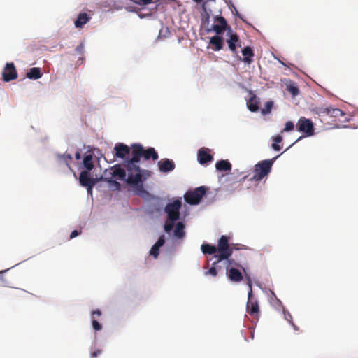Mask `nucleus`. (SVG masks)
Instances as JSON below:
<instances>
[{"label": "nucleus", "instance_id": "obj_1", "mask_svg": "<svg viewBox=\"0 0 358 358\" xmlns=\"http://www.w3.org/2000/svg\"><path fill=\"white\" fill-rule=\"evenodd\" d=\"M131 158L125 159L123 166L127 171H138L141 170L138 163L141 158L143 157L145 160L152 159L153 161L158 159L159 155L154 148H149L145 150L140 143H134L131 145Z\"/></svg>", "mask_w": 358, "mask_h": 358}, {"label": "nucleus", "instance_id": "obj_2", "mask_svg": "<svg viewBox=\"0 0 358 358\" xmlns=\"http://www.w3.org/2000/svg\"><path fill=\"white\" fill-rule=\"evenodd\" d=\"M275 158L259 162L255 165L252 172L245 176L243 178L244 180L248 178V180L255 182H260L270 173Z\"/></svg>", "mask_w": 358, "mask_h": 358}, {"label": "nucleus", "instance_id": "obj_3", "mask_svg": "<svg viewBox=\"0 0 358 358\" xmlns=\"http://www.w3.org/2000/svg\"><path fill=\"white\" fill-rule=\"evenodd\" d=\"M181 206L179 200H175L166 206L164 211L167 214V219L164 227L166 232H170L173 229L175 222L180 218Z\"/></svg>", "mask_w": 358, "mask_h": 358}, {"label": "nucleus", "instance_id": "obj_4", "mask_svg": "<svg viewBox=\"0 0 358 358\" xmlns=\"http://www.w3.org/2000/svg\"><path fill=\"white\" fill-rule=\"evenodd\" d=\"M233 250L234 248L229 243V237L223 235L218 240L217 246L218 254L215 255V257L217 259V262L228 260L233 253Z\"/></svg>", "mask_w": 358, "mask_h": 358}, {"label": "nucleus", "instance_id": "obj_5", "mask_svg": "<svg viewBox=\"0 0 358 358\" xmlns=\"http://www.w3.org/2000/svg\"><path fill=\"white\" fill-rule=\"evenodd\" d=\"M128 177L126 182L129 185H135V192L138 195H143L148 194V192L144 189L143 185V176L141 174V170L138 171H127Z\"/></svg>", "mask_w": 358, "mask_h": 358}, {"label": "nucleus", "instance_id": "obj_6", "mask_svg": "<svg viewBox=\"0 0 358 358\" xmlns=\"http://www.w3.org/2000/svg\"><path fill=\"white\" fill-rule=\"evenodd\" d=\"M247 285L250 289L248 294V302L246 305L247 313L258 320L259 316V308L257 301L252 296V282L250 277H248Z\"/></svg>", "mask_w": 358, "mask_h": 358}, {"label": "nucleus", "instance_id": "obj_7", "mask_svg": "<svg viewBox=\"0 0 358 358\" xmlns=\"http://www.w3.org/2000/svg\"><path fill=\"white\" fill-rule=\"evenodd\" d=\"M227 262L228 264L226 268V275L229 280L233 282H240L242 281L243 279V274L240 270L236 268L235 266L241 267L244 271L245 268L238 263L235 262L234 259H228Z\"/></svg>", "mask_w": 358, "mask_h": 358}, {"label": "nucleus", "instance_id": "obj_8", "mask_svg": "<svg viewBox=\"0 0 358 358\" xmlns=\"http://www.w3.org/2000/svg\"><path fill=\"white\" fill-rule=\"evenodd\" d=\"M206 193V188L204 186H201L192 191L187 192L184 196L185 200L189 204L196 205L200 203Z\"/></svg>", "mask_w": 358, "mask_h": 358}, {"label": "nucleus", "instance_id": "obj_9", "mask_svg": "<svg viewBox=\"0 0 358 358\" xmlns=\"http://www.w3.org/2000/svg\"><path fill=\"white\" fill-rule=\"evenodd\" d=\"M296 130L305 134L306 136H312L315 134L314 124L310 119L301 117L296 125Z\"/></svg>", "mask_w": 358, "mask_h": 358}, {"label": "nucleus", "instance_id": "obj_10", "mask_svg": "<svg viewBox=\"0 0 358 358\" xmlns=\"http://www.w3.org/2000/svg\"><path fill=\"white\" fill-rule=\"evenodd\" d=\"M328 117L331 119L335 127H339L338 123H343L348 121L345 113L339 108L330 106Z\"/></svg>", "mask_w": 358, "mask_h": 358}, {"label": "nucleus", "instance_id": "obj_11", "mask_svg": "<svg viewBox=\"0 0 358 358\" xmlns=\"http://www.w3.org/2000/svg\"><path fill=\"white\" fill-rule=\"evenodd\" d=\"M3 79L6 82L15 80L17 77V73L13 63H7L2 73Z\"/></svg>", "mask_w": 358, "mask_h": 358}, {"label": "nucleus", "instance_id": "obj_12", "mask_svg": "<svg viewBox=\"0 0 358 358\" xmlns=\"http://www.w3.org/2000/svg\"><path fill=\"white\" fill-rule=\"evenodd\" d=\"M197 159L201 164L204 165L213 162L214 158L208 148H201L198 151Z\"/></svg>", "mask_w": 358, "mask_h": 358}, {"label": "nucleus", "instance_id": "obj_13", "mask_svg": "<svg viewBox=\"0 0 358 358\" xmlns=\"http://www.w3.org/2000/svg\"><path fill=\"white\" fill-rule=\"evenodd\" d=\"M98 180L97 178L91 177L90 171H81L79 176V182L83 187L90 185V184L96 185Z\"/></svg>", "mask_w": 358, "mask_h": 358}, {"label": "nucleus", "instance_id": "obj_14", "mask_svg": "<svg viewBox=\"0 0 358 358\" xmlns=\"http://www.w3.org/2000/svg\"><path fill=\"white\" fill-rule=\"evenodd\" d=\"M159 170L162 173H167L172 171L175 169V164L173 161L165 158L162 159L158 162Z\"/></svg>", "mask_w": 358, "mask_h": 358}, {"label": "nucleus", "instance_id": "obj_15", "mask_svg": "<svg viewBox=\"0 0 358 358\" xmlns=\"http://www.w3.org/2000/svg\"><path fill=\"white\" fill-rule=\"evenodd\" d=\"M229 50L235 54L238 53L237 48L241 47V42L237 34H231L229 38L227 41Z\"/></svg>", "mask_w": 358, "mask_h": 358}, {"label": "nucleus", "instance_id": "obj_16", "mask_svg": "<svg viewBox=\"0 0 358 358\" xmlns=\"http://www.w3.org/2000/svg\"><path fill=\"white\" fill-rule=\"evenodd\" d=\"M215 21L217 22V23L213 26V30L217 34H222L227 27V23L226 20L222 16H219L215 17Z\"/></svg>", "mask_w": 358, "mask_h": 358}, {"label": "nucleus", "instance_id": "obj_17", "mask_svg": "<svg viewBox=\"0 0 358 358\" xmlns=\"http://www.w3.org/2000/svg\"><path fill=\"white\" fill-rule=\"evenodd\" d=\"M114 149L118 158L124 159L130 153V148L123 143L116 144Z\"/></svg>", "mask_w": 358, "mask_h": 358}, {"label": "nucleus", "instance_id": "obj_18", "mask_svg": "<svg viewBox=\"0 0 358 358\" xmlns=\"http://www.w3.org/2000/svg\"><path fill=\"white\" fill-rule=\"evenodd\" d=\"M113 172H110L112 177H117L120 180H126V171L120 164H115L112 168Z\"/></svg>", "mask_w": 358, "mask_h": 358}, {"label": "nucleus", "instance_id": "obj_19", "mask_svg": "<svg viewBox=\"0 0 358 358\" xmlns=\"http://www.w3.org/2000/svg\"><path fill=\"white\" fill-rule=\"evenodd\" d=\"M242 54L243 58H239L243 62L250 64L252 62V57H254V52L250 46H246L242 50Z\"/></svg>", "mask_w": 358, "mask_h": 358}, {"label": "nucleus", "instance_id": "obj_20", "mask_svg": "<svg viewBox=\"0 0 358 358\" xmlns=\"http://www.w3.org/2000/svg\"><path fill=\"white\" fill-rule=\"evenodd\" d=\"M330 106H317L312 109L314 115H317L320 117L325 119L329 114Z\"/></svg>", "mask_w": 358, "mask_h": 358}, {"label": "nucleus", "instance_id": "obj_21", "mask_svg": "<svg viewBox=\"0 0 358 358\" xmlns=\"http://www.w3.org/2000/svg\"><path fill=\"white\" fill-rule=\"evenodd\" d=\"M90 19V16L86 13H80L74 22L75 27L76 28H81L83 25L87 24Z\"/></svg>", "mask_w": 358, "mask_h": 358}, {"label": "nucleus", "instance_id": "obj_22", "mask_svg": "<svg viewBox=\"0 0 358 358\" xmlns=\"http://www.w3.org/2000/svg\"><path fill=\"white\" fill-rule=\"evenodd\" d=\"M231 167V164L228 160L222 159L215 164V168L219 171H229Z\"/></svg>", "mask_w": 358, "mask_h": 358}, {"label": "nucleus", "instance_id": "obj_23", "mask_svg": "<svg viewBox=\"0 0 358 358\" xmlns=\"http://www.w3.org/2000/svg\"><path fill=\"white\" fill-rule=\"evenodd\" d=\"M83 167L86 169L85 171H91L94 167L93 155L92 154L86 155L83 160Z\"/></svg>", "mask_w": 358, "mask_h": 358}, {"label": "nucleus", "instance_id": "obj_24", "mask_svg": "<svg viewBox=\"0 0 358 358\" xmlns=\"http://www.w3.org/2000/svg\"><path fill=\"white\" fill-rule=\"evenodd\" d=\"M210 44L215 45L214 50L215 51H219L223 48L222 38L219 36H215L210 38Z\"/></svg>", "mask_w": 358, "mask_h": 358}, {"label": "nucleus", "instance_id": "obj_25", "mask_svg": "<svg viewBox=\"0 0 358 358\" xmlns=\"http://www.w3.org/2000/svg\"><path fill=\"white\" fill-rule=\"evenodd\" d=\"M286 90L292 94V95L294 97L299 95V90L296 85V83L292 81L289 80L286 83Z\"/></svg>", "mask_w": 358, "mask_h": 358}, {"label": "nucleus", "instance_id": "obj_26", "mask_svg": "<svg viewBox=\"0 0 358 358\" xmlns=\"http://www.w3.org/2000/svg\"><path fill=\"white\" fill-rule=\"evenodd\" d=\"M259 101L255 96H252L248 101L247 106L251 112H257L259 110Z\"/></svg>", "mask_w": 358, "mask_h": 358}, {"label": "nucleus", "instance_id": "obj_27", "mask_svg": "<svg viewBox=\"0 0 358 358\" xmlns=\"http://www.w3.org/2000/svg\"><path fill=\"white\" fill-rule=\"evenodd\" d=\"M42 74L40 68L33 67L27 73V77L29 79L36 80L41 77Z\"/></svg>", "mask_w": 358, "mask_h": 358}, {"label": "nucleus", "instance_id": "obj_28", "mask_svg": "<svg viewBox=\"0 0 358 358\" xmlns=\"http://www.w3.org/2000/svg\"><path fill=\"white\" fill-rule=\"evenodd\" d=\"M185 234V224L181 222H178L174 230V236L178 238H182Z\"/></svg>", "mask_w": 358, "mask_h": 358}, {"label": "nucleus", "instance_id": "obj_29", "mask_svg": "<svg viewBox=\"0 0 358 358\" xmlns=\"http://www.w3.org/2000/svg\"><path fill=\"white\" fill-rule=\"evenodd\" d=\"M201 249L202 252L205 255H213L217 252V247L208 243L202 244Z\"/></svg>", "mask_w": 358, "mask_h": 358}, {"label": "nucleus", "instance_id": "obj_30", "mask_svg": "<svg viewBox=\"0 0 358 358\" xmlns=\"http://www.w3.org/2000/svg\"><path fill=\"white\" fill-rule=\"evenodd\" d=\"M217 260L213 263V266L208 269V271L205 272V275H211L213 277H215L217 275L219 270L221 269V267H217L215 265L218 263Z\"/></svg>", "mask_w": 358, "mask_h": 358}, {"label": "nucleus", "instance_id": "obj_31", "mask_svg": "<svg viewBox=\"0 0 358 358\" xmlns=\"http://www.w3.org/2000/svg\"><path fill=\"white\" fill-rule=\"evenodd\" d=\"M282 141V137L280 135L273 138L274 143L272 144V148L275 151H279L281 149V146L279 145Z\"/></svg>", "mask_w": 358, "mask_h": 358}, {"label": "nucleus", "instance_id": "obj_32", "mask_svg": "<svg viewBox=\"0 0 358 358\" xmlns=\"http://www.w3.org/2000/svg\"><path fill=\"white\" fill-rule=\"evenodd\" d=\"M272 107L273 103L271 101L266 102L264 108L262 109V113L263 115L268 114L271 112Z\"/></svg>", "mask_w": 358, "mask_h": 358}, {"label": "nucleus", "instance_id": "obj_33", "mask_svg": "<svg viewBox=\"0 0 358 358\" xmlns=\"http://www.w3.org/2000/svg\"><path fill=\"white\" fill-rule=\"evenodd\" d=\"M159 248L155 244H154V245L151 248L150 250V255L153 256L155 258H157L159 255Z\"/></svg>", "mask_w": 358, "mask_h": 358}, {"label": "nucleus", "instance_id": "obj_34", "mask_svg": "<svg viewBox=\"0 0 358 358\" xmlns=\"http://www.w3.org/2000/svg\"><path fill=\"white\" fill-rule=\"evenodd\" d=\"M59 157L64 160V162L68 166H69V162L71 161L72 159V157L70 154H64L59 155Z\"/></svg>", "mask_w": 358, "mask_h": 358}, {"label": "nucleus", "instance_id": "obj_35", "mask_svg": "<svg viewBox=\"0 0 358 358\" xmlns=\"http://www.w3.org/2000/svg\"><path fill=\"white\" fill-rule=\"evenodd\" d=\"M294 128V124L292 122L288 121L286 122L285 128L282 131L288 132L293 130Z\"/></svg>", "mask_w": 358, "mask_h": 358}, {"label": "nucleus", "instance_id": "obj_36", "mask_svg": "<svg viewBox=\"0 0 358 358\" xmlns=\"http://www.w3.org/2000/svg\"><path fill=\"white\" fill-rule=\"evenodd\" d=\"M133 2H134L136 4L141 5V6H145L148 5L153 1V0H131Z\"/></svg>", "mask_w": 358, "mask_h": 358}, {"label": "nucleus", "instance_id": "obj_37", "mask_svg": "<svg viewBox=\"0 0 358 358\" xmlns=\"http://www.w3.org/2000/svg\"><path fill=\"white\" fill-rule=\"evenodd\" d=\"M92 327L95 331H100L102 329L101 324L95 319L92 320Z\"/></svg>", "mask_w": 358, "mask_h": 358}, {"label": "nucleus", "instance_id": "obj_38", "mask_svg": "<svg viewBox=\"0 0 358 358\" xmlns=\"http://www.w3.org/2000/svg\"><path fill=\"white\" fill-rule=\"evenodd\" d=\"M165 243V238L164 236H161L157 241L155 243L156 245H157L159 248L163 246Z\"/></svg>", "mask_w": 358, "mask_h": 358}, {"label": "nucleus", "instance_id": "obj_39", "mask_svg": "<svg viewBox=\"0 0 358 358\" xmlns=\"http://www.w3.org/2000/svg\"><path fill=\"white\" fill-rule=\"evenodd\" d=\"M285 318L287 320L290 324L292 322V316L289 312H284Z\"/></svg>", "mask_w": 358, "mask_h": 358}, {"label": "nucleus", "instance_id": "obj_40", "mask_svg": "<svg viewBox=\"0 0 358 358\" xmlns=\"http://www.w3.org/2000/svg\"><path fill=\"white\" fill-rule=\"evenodd\" d=\"M84 49V45L83 43H80L79 45H78L76 48V51H77L78 53H83Z\"/></svg>", "mask_w": 358, "mask_h": 358}, {"label": "nucleus", "instance_id": "obj_41", "mask_svg": "<svg viewBox=\"0 0 358 358\" xmlns=\"http://www.w3.org/2000/svg\"><path fill=\"white\" fill-rule=\"evenodd\" d=\"M80 234V232H79L77 230H74L73 231L71 234H70V238L72 239V238H74L75 237H76L77 236H78L79 234Z\"/></svg>", "mask_w": 358, "mask_h": 358}, {"label": "nucleus", "instance_id": "obj_42", "mask_svg": "<svg viewBox=\"0 0 358 358\" xmlns=\"http://www.w3.org/2000/svg\"><path fill=\"white\" fill-rule=\"evenodd\" d=\"M95 185L90 184V185L85 186L87 187V193L90 194H92V189Z\"/></svg>", "mask_w": 358, "mask_h": 358}, {"label": "nucleus", "instance_id": "obj_43", "mask_svg": "<svg viewBox=\"0 0 358 358\" xmlns=\"http://www.w3.org/2000/svg\"><path fill=\"white\" fill-rule=\"evenodd\" d=\"M101 353V350H96V351L91 353V356L92 358H96Z\"/></svg>", "mask_w": 358, "mask_h": 358}, {"label": "nucleus", "instance_id": "obj_44", "mask_svg": "<svg viewBox=\"0 0 358 358\" xmlns=\"http://www.w3.org/2000/svg\"><path fill=\"white\" fill-rule=\"evenodd\" d=\"M92 317H94L95 315H96L97 317H99L101 315V312L100 310H94L92 312Z\"/></svg>", "mask_w": 358, "mask_h": 358}, {"label": "nucleus", "instance_id": "obj_45", "mask_svg": "<svg viewBox=\"0 0 358 358\" xmlns=\"http://www.w3.org/2000/svg\"><path fill=\"white\" fill-rule=\"evenodd\" d=\"M108 182L109 183H113V184H115L117 186H120V183L116 182L115 180H113L112 178H110L109 180H108Z\"/></svg>", "mask_w": 358, "mask_h": 358}, {"label": "nucleus", "instance_id": "obj_46", "mask_svg": "<svg viewBox=\"0 0 358 358\" xmlns=\"http://www.w3.org/2000/svg\"><path fill=\"white\" fill-rule=\"evenodd\" d=\"M75 157L77 160H79L81 158V155L79 151H77L75 154Z\"/></svg>", "mask_w": 358, "mask_h": 358}, {"label": "nucleus", "instance_id": "obj_47", "mask_svg": "<svg viewBox=\"0 0 358 358\" xmlns=\"http://www.w3.org/2000/svg\"><path fill=\"white\" fill-rule=\"evenodd\" d=\"M291 324L293 326L294 329L295 331H298L299 330V327L297 326H296L293 322H292Z\"/></svg>", "mask_w": 358, "mask_h": 358}, {"label": "nucleus", "instance_id": "obj_48", "mask_svg": "<svg viewBox=\"0 0 358 358\" xmlns=\"http://www.w3.org/2000/svg\"><path fill=\"white\" fill-rule=\"evenodd\" d=\"M193 1L196 2L197 3H199L203 1V0H193Z\"/></svg>", "mask_w": 358, "mask_h": 358}, {"label": "nucleus", "instance_id": "obj_49", "mask_svg": "<svg viewBox=\"0 0 358 358\" xmlns=\"http://www.w3.org/2000/svg\"><path fill=\"white\" fill-rule=\"evenodd\" d=\"M280 157V155H278L276 157H274L275 159L277 158V157Z\"/></svg>", "mask_w": 358, "mask_h": 358}, {"label": "nucleus", "instance_id": "obj_50", "mask_svg": "<svg viewBox=\"0 0 358 358\" xmlns=\"http://www.w3.org/2000/svg\"><path fill=\"white\" fill-rule=\"evenodd\" d=\"M280 157V155H278L276 157H274L275 159L277 158V157Z\"/></svg>", "mask_w": 358, "mask_h": 358}, {"label": "nucleus", "instance_id": "obj_51", "mask_svg": "<svg viewBox=\"0 0 358 358\" xmlns=\"http://www.w3.org/2000/svg\"><path fill=\"white\" fill-rule=\"evenodd\" d=\"M171 1H175L176 0H171Z\"/></svg>", "mask_w": 358, "mask_h": 358}]
</instances>
